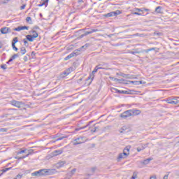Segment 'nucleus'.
Listing matches in <instances>:
<instances>
[{
  "mask_svg": "<svg viewBox=\"0 0 179 179\" xmlns=\"http://www.w3.org/2000/svg\"><path fill=\"white\" fill-rule=\"evenodd\" d=\"M90 124H92V122H90L89 124L85 127L76 129V131H80V129H85V128H86L87 127H89Z\"/></svg>",
  "mask_w": 179,
  "mask_h": 179,
  "instance_id": "27",
  "label": "nucleus"
},
{
  "mask_svg": "<svg viewBox=\"0 0 179 179\" xmlns=\"http://www.w3.org/2000/svg\"><path fill=\"white\" fill-rule=\"evenodd\" d=\"M124 131H127V127H122L120 130V134L124 133Z\"/></svg>",
  "mask_w": 179,
  "mask_h": 179,
  "instance_id": "39",
  "label": "nucleus"
},
{
  "mask_svg": "<svg viewBox=\"0 0 179 179\" xmlns=\"http://www.w3.org/2000/svg\"><path fill=\"white\" fill-rule=\"evenodd\" d=\"M124 80H124V79H118V80H116V82H119V83H121L122 82H124Z\"/></svg>",
  "mask_w": 179,
  "mask_h": 179,
  "instance_id": "52",
  "label": "nucleus"
},
{
  "mask_svg": "<svg viewBox=\"0 0 179 179\" xmlns=\"http://www.w3.org/2000/svg\"><path fill=\"white\" fill-rule=\"evenodd\" d=\"M91 132H97L99 127H96V124L93 125V127H90Z\"/></svg>",
  "mask_w": 179,
  "mask_h": 179,
  "instance_id": "15",
  "label": "nucleus"
},
{
  "mask_svg": "<svg viewBox=\"0 0 179 179\" xmlns=\"http://www.w3.org/2000/svg\"><path fill=\"white\" fill-rule=\"evenodd\" d=\"M66 162L65 161H62L60 162H58L57 164V167H64V165L66 164Z\"/></svg>",
  "mask_w": 179,
  "mask_h": 179,
  "instance_id": "21",
  "label": "nucleus"
},
{
  "mask_svg": "<svg viewBox=\"0 0 179 179\" xmlns=\"http://www.w3.org/2000/svg\"><path fill=\"white\" fill-rule=\"evenodd\" d=\"M26 22H31V17H27L26 18Z\"/></svg>",
  "mask_w": 179,
  "mask_h": 179,
  "instance_id": "45",
  "label": "nucleus"
},
{
  "mask_svg": "<svg viewBox=\"0 0 179 179\" xmlns=\"http://www.w3.org/2000/svg\"><path fill=\"white\" fill-rule=\"evenodd\" d=\"M28 57H27V56H24V62H27V61H28Z\"/></svg>",
  "mask_w": 179,
  "mask_h": 179,
  "instance_id": "55",
  "label": "nucleus"
},
{
  "mask_svg": "<svg viewBox=\"0 0 179 179\" xmlns=\"http://www.w3.org/2000/svg\"><path fill=\"white\" fill-rule=\"evenodd\" d=\"M19 40L17 39V37H15L13 39L12 44H16Z\"/></svg>",
  "mask_w": 179,
  "mask_h": 179,
  "instance_id": "32",
  "label": "nucleus"
},
{
  "mask_svg": "<svg viewBox=\"0 0 179 179\" xmlns=\"http://www.w3.org/2000/svg\"><path fill=\"white\" fill-rule=\"evenodd\" d=\"M24 8H26V4H24V5H22V6L20 7L21 10H23V9H24Z\"/></svg>",
  "mask_w": 179,
  "mask_h": 179,
  "instance_id": "53",
  "label": "nucleus"
},
{
  "mask_svg": "<svg viewBox=\"0 0 179 179\" xmlns=\"http://www.w3.org/2000/svg\"><path fill=\"white\" fill-rule=\"evenodd\" d=\"M85 137L80 136L74 140L73 145L75 146L76 145H80L82 143H85Z\"/></svg>",
  "mask_w": 179,
  "mask_h": 179,
  "instance_id": "6",
  "label": "nucleus"
},
{
  "mask_svg": "<svg viewBox=\"0 0 179 179\" xmlns=\"http://www.w3.org/2000/svg\"><path fill=\"white\" fill-rule=\"evenodd\" d=\"M34 152V151L33 150H29L28 154H29V155H33V152Z\"/></svg>",
  "mask_w": 179,
  "mask_h": 179,
  "instance_id": "54",
  "label": "nucleus"
},
{
  "mask_svg": "<svg viewBox=\"0 0 179 179\" xmlns=\"http://www.w3.org/2000/svg\"><path fill=\"white\" fill-rule=\"evenodd\" d=\"M113 90H115V92H117V93H119V94H131V93H129V92H128V91L120 90L116 89V88H113Z\"/></svg>",
  "mask_w": 179,
  "mask_h": 179,
  "instance_id": "10",
  "label": "nucleus"
},
{
  "mask_svg": "<svg viewBox=\"0 0 179 179\" xmlns=\"http://www.w3.org/2000/svg\"><path fill=\"white\" fill-rule=\"evenodd\" d=\"M26 150H27L26 149L20 150V151L17 152V155H22V153H26Z\"/></svg>",
  "mask_w": 179,
  "mask_h": 179,
  "instance_id": "37",
  "label": "nucleus"
},
{
  "mask_svg": "<svg viewBox=\"0 0 179 179\" xmlns=\"http://www.w3.org/2000/svg\"><path fill=\"white\" fill-rule=\"evenodd\" d=\"M32 35L31 36L34 38H37L38 37V34L37 33V31H36L35 30H33L32 31Z\"/></svg>",
  "mask_w": 179,
  "mask_h": 179,
  "instance_id": "22",
  "label": "nucleus"
},
{
  "mask_svg": "<svg viewBox=\"0 0 179 179\" xmlns=\"http://www.w3.org/2000/svg\"><path fill=\"white\" fill-rule=\"evenodd\" d=\"M19 57V53L13 55L10 59H9V62H12L13 59H16Z\"/></svg>",
  "mask_w": 179,
  "mask_h": 179,
  "instance_id": "18",
  "label": "nucleus"
},
{
  "mask_svg": "<svg viewBox=\"0 0 179 179\" xmlns=\"http://www.w3.org/2000/svg\"><path fill=\"white\" fill-rule=\"evenodd\" d=\"M75 173H76V169H72L71 171V177H72V176H73V174H75Z\"/></svg>",
  "mask_w": 179,
  "mask_h": 179,
  "instance_id": "38",
  "label": "nucleus"
},
{
  "mask_svg": "<svg viewBox=\"0 0 179 179\" xmlns=\"http://www.w3.org/2000/svg\"><path fill=\"white\" fill-rule=\"evenodd\" d=\"M139 12H142V11L134 10V13H133V15H137L138 16H141L142 13H140Z\"/></svg>",
  "mask_w": 179,
  "mask_h": 179,
  "instance_id": "30",
  "label": "nucleus"
},
{
  "mask_svg": "<svg viewBox=\"0 0 179 179\" xmlns=\"http://www.w3.org/2000/svg\"><path fill=\"white\" fill-rule=\"evenodd\" d=\"M131 113V117H135V115H139L141 114V110L138 109H130Z\"/></svg>",
  "mask_w": 179,
  "mask_h": 179,
  "instance_id": "8",
  "label": "nucleus"
},
{
  "mask_svg": "<svg viewBox=\"0 0 179 179\" xmlns=\"http://www.w3.org/2000/svg\"><path fill=\"white\" fill-rule=\"evenodd\" d=\"M129 148L125 147L123 150V153H127V156H129Z\"/></svg>",
  "mask_w": 179,
  "mask_h": 179,
  "instance_id": "26",
  "label": "nucleus"
},
{
  "mask_svg": "<svg viewBox=\"0 0 179 179\" xmlns=\"http://www.w3.org/2000/svg\"><path fill=\"white\" fill-rule=\"evenodd\" d=\"M29 156H30L29 154H27L25 156L23 157H15V159H17V160H22V159H26V157H29Z\"/></svg>",
  "mask_w": 179,
  "mask_h": 179,
  "instance_id": "25",
  "label": "nucleus"
},
{
  "mask_svg": "<svg viewBox=\"0 0 179 179\" xmlns=\"http://www.w3.org/2000/svg\"><path fill=\"white\" fill-rule=\"evenodd\" d=\"M10 0H6V1H3V3H8Z\"/></svg>",
  "mask_w": 179,
  "mask_h": 179,
  "instance_id": "62",
  "label": "nucleus"
},
{
  "mask_svg": "<svg viewBox=\"0 0 179 179\" xmlns=\"http://www.w3.org/2000/svg\"><path fill=\"white\" fill-rule=\"evenodd\" d=\"M150 179H156V176H152L150 177Z\"/></svg>",
  "mask_w": 179,
  "mask_h": 179,
  "instance_id": "64",
  "label": "nucleus"
},
{
  "mask_svg": "<svg viewBox=\"0 0 179 179\" xmlns=\"http://www.w3.org/2000/svg\"><path fill=\"white\" fill-rule=\"evenodd\" d=\"M162 6H158L155 8V12H157V13H162Z\"/></svg>",
  "mask_w": 179,
  "mask_h": 179,
  "instance_id": "28",
  "label": "nucleus"
},
{
  "mask_svg": "<svg viewBox=\"0 0 179 179\" xmlns=\"http://www.w3.org/2000/svg\"><path fill=\"white\" fill-rule=\"evenodd\" d=\"M10 104L15 107H17V108H22V107H24V103L16 100L11 101Z\"/></svg>",
  "mask_w": 179,
  "mask_h": 179,
  "instance_id": "4",
  "label": "nucleus"
},
{
  "mask_svg": "<svg viewBox=\"0 0 179 179\" xmlns=\"http://www.w3.org/2000/svg\"><path fill=\"white\" fill-rule=\"evenodd\" d=\"M20 29L21 31L24 30V28H23V26H20Z\"/></svg>",
  "mask_w": 179,
  "mask_h": 179,
  "instance_id": "63",
  "label": "nucleus"
},
{
  "mask_svg": "<svg viewBox=\"0 0 179 179\" xmlns=\"http://www.w3.org/2000/svg\"><path fill=\"white\" fill-rule=\"evenodd\" d=\"M134 10H137V12H143V13L144 10H145V12H150V9L145 8H134Z\"/></svg>",
  "mask_w": 179,
  "mask_h": 179,
  "instance_id": "11",
  "label": "nucleus"
},
{
  "mask_svg": "<svg viewBox=\"0 0 179 179\" xmlns=\"http://www.w3.org/2000/svg\"><path fill=\"white\" fill-rule=\"evenodd\" d=\"M26 39L28 41H30L31 43L34 41V38H33V36L31 35H27L26 36Z\"/></svg>",
  "mask_w": 179,
  "mask_h": 179,
  "instance_id": "16",
  "label": "nucleus"
},
{
  "mask_svg": "<svg viewBox=\"0 0 179 179\" xmlns=\"http://www.w3.org/2000/svg\"><path fill=\"white\" fill-rule=\"evenodd\" d=\"M115 13H113V11L110 13H108L107 14H105L103 16L104 17H114Z\"/></svg>",
  "mask_w": 179,
  "mask_h": 179,
  "instance_id": "19",
  "label": "nucleus"
},
{
  "mask_svg": "<svg viewBox=\"0 0 179 179\" xmlns=\"http://www.w3.org/2000/svg\"><path fill=\"white\" fill-rule=\"evenodd\" d=\"M146 148V145H142L141 148H140V149H141V150H145Z\"/></svg>",
  "mask_w": 179,
  "mask_h": 179,
  "instance_id": "57",
  "label": "nucleus"
},
{
  "mask_svg": "<svg viewBox=\"0 0 179 179\" xmlns=\"http://www.w3.org/2000/svg\"><path fill=\"white\" fill-rule=\"evenodd\" d=\"M22 177H23V175L18 174L14 179H21Z\"/></svg>",
  "mask_w": 179,
  "mask_h": 179,
  "instance_id": "41",
  "label": "nucleus"
},
{
  "mask_svg": "<svg viewBox=\"0 0 179 179\" xmlns=\"http://www.w3.org/2000/svg\"><path fill=\"white\" fill-rule=\"evenodd\" d=\"M163 179H169V174L168 175H165L164 176Z\"/></svg>",
  "mask_w": 179,
  "mask_h": 179,
  "instance_id": "59",
  "label": "nucleus"
},
{
  "mask_svg": "<svg viewBox=\"0 0 179 179\" xmlns=\"http://www.w3.org/2000/svg\"><path fill=\"white\" fill-rule=\"evenodd\" d=\"M22 27H23L24 30H29V27H27V26H22Z\"/></svg>",
  "mask_w": 179,
  "mask_h": 179,
  "instance_id": "56",
  "label": "nucleus"
},
{
  "mask_svg": "<svg viewBox=\"0 0 179 179\" xmlns=\"http://www.w3.org/2000/svg\"><path fill=\"white\" fill-rule=\"evenodd\" d=\"M99 68H97V66H95L94 69L92 71V75H94V73H96V72L99 71Z\"/></svg>",
  "mask_w": 179,
  "mask_h": 179,
  "instance_id": "33",
  "label": "nucleus"
},
{
  "mask_svg": "<svg viewBox=\"0 0 179 179\" xmlns=\"http://www.w3.org/2000/svg\"><path fill=\"white\" fill-rule=\"evenodd\" d=\"M128 154L127 152L120 153L117 158V162H121L122 159H127Z\"/></svg>",
  "mask_w": 179,
  "mask_h": 179,
  "instance_id": "7",
  "label": "nucleus"
},
{
  "mask_svg": "<svg viewBox=\"0 0 179 179\" xmlns=\"http://www.w3.org/2000/svg\"><path fill=\"white\" fill-rule=\"evenodd\" d=\"M57 171L55 169H41L39 171L33 172L31 173L32 177H41V176H52L55 174Z\"/></svg>",
  "mask_w": 179,
  "mask_h": 179,
  "instance_id": "1",
  "label": "nucleus"
},
{
  "mask_svg": "<svg viewBox=\"0 0 179 179\" xmlns=\"http://www.w3.org/2000/svg\"><path fill=\"white\" fill-rule=\"evenodd\" d=\"M167 103L169 104H174V105H176V104H178V101L176 100V101H173V99H168L166 100Z\"/></svg>",
  "mask_w": 179,
  "mask_h": 179,
  "instance_id": "12",
  "label": "nucleus"
},
{
  "mask_svg": "<svg viewBox=\"0 0 179 179\" xmlns=\"http://www.w3.org/2000/svg\"><path fill=\"white\" fill-rule=\"evenodd\" d=\"M120 76H122V78H125L126 79H131L132 77L129 74H125L124 73H121L120 74Z\"/></svg>",
  "mask_w": 179,
  "mask_h": 179,
  "instance_id": "13",
  "label": "nucleus"
},
{
  "mask_svg": "<svg viewBox=\"0 0 179 179\" xmlns=\"http://www.w3.org/2000/svg\"><path fill=\"white\" fill-rule=\"evenodd\" d=\"M96 170H97V168L96 166L91 168L92 174H94Z\"/></svg>",
  "mask_w": 179,
  "mask_h": 179,
  "instance_id": "35",
  "label": "nucleus"
},
{
  "mask_svg": "<svg viewBox=\"0 0 179 179\" xmlns=\"http://www.w3.org/2000/svg\"><path fill=\"white\" fill-rule=\"evenodd\" d=\"M8 170H10V168H6L2 170L3 173H6V171H8Z\"/></svg>",
  "mask_w": 179,
  "mask_h": 179,
  "instance_id": "46",
  "label": "nucleus"
},
{
  "mask_svg": "<svg viewBox=\"0 0 179 179\" xmlns=\"http://www.w3.org/2000/svg\"><path fill=\"white\" fill-rule=\"evenodd\" d=\"M13 30H14V31H21L20 26L17 28H15Z\"/></svg>",
  "mask_w": 179,
  "mask_h": 179,
  "instance_id": "43",
  "label": "nucleus"
},
{
  "mask_svg": "<svg viewBox=\"0 0 179 179\" xmlns=\"http://www.w3.org/2000/svg\"><path fill=\"white\" fill-rule=\"evenodd\" d=\"M62 75H65V76H68V75H69V72L64 71V72L62 73Z\"/></svg>",
  "mask_w": 179,
  "mask_h": 179,
  "instance_id": "49",
  "label": "nucleus"
},
{
  "mask_svg": "<svg viewBox=\"0 0 179 179\" xmlns=\"http://www.w3.org/2000/svg\"><path fill=\"white\" fill-rule=\"evenodd\" d=\"M41 1H42V2H43V3H45V8H47V6H48V1H49V0H41Z\"/></svg>",
  "mask_w": 179,
  "mask_h": 179,
  "instance_id": "34",
  "label": "nucleus"
},
{
  "mask_svg": "<svg viewBox=\"0 0 179 179\" xmlns=\"http://www.w3.org/2000/svg\"><path fill=\"white\" fill-rule=\"evenodd\" d=\"M44 5H45V3L41 2L40 4H38L37 6H38L40 8L41 6H44Z\"/></svg>",
  "mask_w": 179,
  "mask_h": 179,
  "instance_id": "48",
  "label": "nucleus"
},
{
  "mask_svg": "<svg viewBox=\"0 0 179 179\" xmlns=\"http://www.w3.org/2000/svg\"><path fill=\"white\" fill-rule=\"evenodd\" d=\"M20 52H21V55H24V54H26L27 52L26 48L22 47L20 48Z\"/></svg>",
  "mask_w": 179,
  "mask_h": 179,
  "instance_id": "23",
  "label": "nucleus"
},
{
  "mask_svg": "<svg viewBox=\"0 0 179 179\" xmlns=\"http://www.w3.org/2000/svg\"><path fill=\"white\" fill-rule=\"evenodd\" d=\"M1 34H8L10 33V29L9 27H3L0 29Z\"/></svg>",
  "mask_w": 179,
  "mask_h": 179,
  "instance_id": "9",
  "label": "nucleus"
},
{
  "mask_svg": "<svg viewBox=\"0 0 179 179\" xmlns=\"http://www.w3.org/2000/svg\"><path fill=\"white\" fill-rule=\"evenodd\" d=\"M12 48L13 50H14L15 51H17V50H19L17 47H16V44L12 43Z\"/></svg>",
  "mask_w": 179,
  "mask_h": 179,
  "instance_id": "36",
  "label": "nucleus"
},
{
  "mask_svg": "<svg viewBox=\"0 0 179 179\" xmlns=\"http://www.w3.org/2000/svg\"><path fill=\"white\" fill-rule=\"evenodd\" d=\"M141 52H139V51H131V54H133V55H135V54H139Z\"/></svg>",
  "mask_w": 179,
  "mask_h": 179,
  "instance_id": "42",
  "label": "nucleus"
},
{
  "mask_svg": "<svg viewBox=\"0 0 179 179\" xmlns=\"http://www.w3.org/2000/svg\"><path fill=\"white\" fill-rule=\"evenodd\" d=\"M23 43H24V45L25 47H29V42L27 41V40L26 38L23 39Z\"/></svg>",
  "mask_w": 179,
  "mask_h": 179,
  "instance_id": "29",
  "label": "nucleus"
},
{
  "mask_svg": "<svg viewBox=\"0 0 179 179\" xmlns=\"http://www.w3.org/2000/svg\"><path fill=\"white\" fill-rule=\"evenodd\" d=\"M79 54H80V50H75L73 52H71L70 55L64 58V61H68V59H71V58H73V57H78Z\"/></svg>",
  "mask_w": 179,
  "mask_h": 179,
  "instance_id": "3",
  "label": "nucleus"
},
{
  "mask_svg": "<svg viewBox=\"0 0 179 179\" xmlns=\"http://www.w3.org/2000/svg\"><path fill=\"white\" fill-rule=\"evenodd\" d=\"M86 30H89V28L82 29L78 31V33L81 34L77 38L80 40V38H83V37H86V36H89V34H92V33H96L99 31V29H91L90 31H86Z\"/></svg>",
  "mask_w": 179,
  "mask_h": 179,
  "instance_id": "2",
  "label": "nucleus"
},
{
  "mask_svg": "<svg viewBox=\"0 0 179 179\" xmlns=\"http://www.w3.org/2000/svg\"><path fill=\"white\" fill-rule=\"evenodd\" d=\"M110 79H111V80H115L117 82V80H119L118 78H115L114 77H110Z\"/></svg>",
  "mask_w": 179,
  "mask_h": 179,
  "instance_id": "50",
  "label": "nucleus"
},
{
  "mask_svg": "<svg viewBox=\"0 0 179 179\" xmlns=\"http://www.w3.org/2000/svg\"><path fill=\"white\" fill-rule=\"evenodd\" d=\"M134 85H139V81H134Z\"/></svg>",
  "mask_w": 179,
  "mask_h": 179,
  "instance_id": "61",
  "label": "nucleus"
},
{
  "mask_svg": "<svg viewBox=\"0 0 179 179\" xmlns=\"http://www.w3.org/2000/svg\"><path fill=\"white\" fill-rule=\"evenodd\" d=\"M155 50H156V48H151L150 49L144 50L143 52H145L146 54H148V52H149L150 51H155Z\"/></svg>",
  "mask_w": 179,
  "mask_h": 179,
  "instance_id": "24",
  "label": "nucleus"
},
{
  "mask_svg": "<svg viewBox=\"0 0 179 179\" xmlns=\"http://www.w3.org/2000/svg\"><path fill=\"white\" fill-rule=\"evenodd\" d=\"M6 64H1V69H6Z\"/></svg>",
  "mask_w": 179,
  "mask_h": 179,
  "instance_id": "47",
  "label": "nucleus"
},
{
  "mask_svg": "<svg viewBox=\"0 0 179 179\" xmlns=\"http://www.w3.org/2000/svg\"><path fill=\"white\" fill-rule=\"evenodd\" d=\"M65 137H59L58 138L56 139V141H62V139H64Z\"/></svg>",
  "mask_w": 179,
  "mask_h": 179,
  "instance_id": "51",
  "label": "nucleus"
},
{
  "mask_svg": "<svg viewBox=\"0 0 179 179\" xmlns=\"http://www.w3.org/2000/svg\"><path fill=\"white\" fill-rule=\"evenodd\" d=\"M107 65H108V64L103 63V64H99L98 66H96V68H99V69H106V68L101 66H107Z\"/></svg>",
  "mask_w": 179,
  "mask_h": 179,
  "instance_id": "20",
  "label": "nucleus"
},
{
  "mask_svg": "<svg viewBox=\"0 0 179 179\" xmlns=\"http://www.w3.org/2000/svg\"><path fill=\"white\" fill-rule=\"evenodd\" d=\"M89 47V45L88 44H85V45H83L80 50H82L83 48H87Z\"/></svg>",
  "mask_w": 179,
  "mask_h": 179,
  "instance_id": "44",
  "label": "nucleus"
},
{
  "mask_svg": "<svg viewBox=\"0 0 179 179\" xmlns=\"http://www.w3.org/2000/svg\"><path fill=\"white\" fill-rule=\"evenodd\" d=\"M153 160V158H148L146 159H144L141 163L142 164H149L150 163V161Z\"/></svg>",
  "mask_w": 179,
  "mask_h": 179,
  "instance_id": "14",
  "label": "nucleus"
},
{
  "mask_svg": "<svg viewBox=\"0 0 179 179\" xmlns=\"http://www.w3.org/2000/svg\"><path fill=\"white\" fill-rule=\"evenodd\" d=\"M113 13H115V14H113V16H117L118 15H120V13H121V11H120V10H116V11H113Z\"/></svg>",
  "mask_w": 179,
  "mask_h": 179,
  "instance_id": "31",
  "label": "nucleus"
},
{
  "mask_svg": "<svg viewBox=\"0 0 179 179\" xmlns=\"http://www.w3.org/2000/svg\"><path fill=\"white\" fill-rule=\"evenodd\" d=\"M135 178H136V175H135V173H134V175L131 177V179H135Z\"/></svg>",
  "mask_w": 179,
  "mask_h": 179,
  "instance_id": "60",
  "label": "nucleus"
},
{
  "mask_svg": "<svg viewBox=\"0 0 179 179\" xmlns=\"http://www.w3.org/2000/svg\"><path fill=\"white\" fill-rule=\"evenodd\" d=\"M0 132H8V129L1 128V129H0Z\"/></svg>",
  "mask_w": 179,
  "mask_h": 179,
  "instance_id": "40",
  "label": "nucleus"
},
{
  "mask_svg": "<svg viewBox=\"0 0 179 179\" xmlns=\"http://www.w3.org/2000/svg\"><path fill=\"white\" fill-rule=\"evenodd\" d=\"M120 117L123 118V120H127V118H129V117H132V113H131V110H127L120 114Z\"/></svg>",
  "mask_w": 179,
  "mask_h": 179,
  "instance_id": "5",
  "label": "nucleus"
},
{
  "mask_svg": "<svg viewBox=\"0 0 179 179\" xmlns=\"http://www.w3.org/2000/svg\"><path fill=\"white\" fill-rule=\"evenodd\" d=\"M136 150L137 152H141L142 149L141 148V147H138Z\"/></svg>",
  "mask_w": 179,
  "mask_h": 179,
  "instance_id": "58",
  "label": "nucleus"
},
{
  "mask_svg": "<svg viewBox=\"0 0 179 179\" xmlns=\"http://www.w3.org/2000/svg\"><path fill=\"white\" fill-rule=\"evenodd\" d=\"M62 152L63 151L62 150H56L53 152V155L58 156V155H62Z\"/></svg>",
  "mask_w": 179,
  "mask_h": 179,
  "instance_id": "17",
  "label": "nucleus"
}]
</instances>
